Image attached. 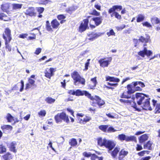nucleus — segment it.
<instances>
[{
  "mask_svg": "<svg viewBox=\"0 0 160 160\" xmlns=\"http://www.w3.org/2000/svg\"><path fill=\"white\" fill-rule=\"evenodd\" d=\"M125 156L123 155H122L119 154V157L118 158L119 160H124L123 158L125 157Z\"/></svg>",
  "mask_w": 160,
  "mask_h": 160,
  "instance_id": "nucleus-64",
  "label": "nucleus"
},
{
  "mask_svg": "<svg viewBox=\"0 0 160 160\" xmlns=\"http://www.w3.org/2000/svg\"><path fill=\"white\" fill-rule=\"evenodd\" d=\"M128 153V152L123 150H121L119 153L120 154L123 155L124 156L127 155Z\"/></svg>",
  "mask_w": 160,
  "mask_h": 160,
  "instance_id": "nucleus-56",
  "label": "nucleus"
},
{
  "mask_svg": "<svg viewBox=\"0 0 160 160\" xmlns=\"http://www.w3.org/2000/svg\"><path fill=\"white\" fill-rule=\"evenodd\" d=\"M6 118L8 122H12L14 121L13 117L10 113H8L6 116Z\"/></svg>",
  "mask_w": 160,
  "mask_h": 160,
  "instance_id": "nucleus-30",
  "label": "nucleus"
},
{
  "mask_svg": "<svg viewBox=\"0 0 160 160\" xmlns=\"http://www.w3.org/2000/svg\"><path fill=\"white\" fill-rule=\"evenodd\" d=\"M132 83H133V87L134 91H140L142 90V88L138 86L137 87L138 85L140 86L142 88H144L145 87V85L144 83L140 81L133 82Z\"/></svg>",
  "mask_w": 160,
  "mask_h": 160,
  "instance_id": "nucleus-10",
  "label": "nucleus"
},
{
  "mask_svg": "<svg viewBox=\"0 0 160 160\" xmlns=\"http://www.w3.org/2000/svg\"><path fill=\"white\" fill-rule=\"evenodd\" d=\"M1 128L4 132H5L6 130H11L12 127L10 125H3L1 127Z\"/></svg>",
  "mask_w": 160,
  "mask_h": 160,
  "instance_id": "nucleus-35",
  "label": "nucleus"
},
{
  "mask_svg": "<svg viewBox=\"0 0 160 160\" xmlns=\"http://www.w3.org/2000/svg\"><path fill=\"white\" fill-rule=\"evenodd\" d=\"M4 18H6V15L3 13H0V19L3 20L5 21H7L8 19H4Z\"/></svg>",
  "mask_w": 160,
  "mask_h": 160,
  "instance_id": "nucleus-50",
  "label": "nucleus"
},
{
  "mask_svg": "<svg viewBox=\"0 0 160 160\" xmlns=\"http://www.w3.org/2000/svg\"><path fill=\"white\" fill-rule=\"evenodd\" d=\"M16 145V143L15 142H12L10 145V149L11 150L14 152H16V150L15 149V146Z\"/></svg>",
  "mask_w": 160,
  "mask_h": 160,
  "instance_id": "nucleus-29",
  "label": "nucleus"
},
{
  "mask_svg": "<svg viewBox=\"0 0 160 160\" xmlns=\"http://www.w3.org/2000/svg\"><path fill=\"white\" fill-rule=\"evenodd\" d=\"M91 82L89 85V87L91 89H95V87L97 83V81L96 80V78L94 77V78H91Z\"/></svg>",
  "mask_w": 160,
  "mask_h": 160,
  "instance_id": "nucleus-14",
  "label": "nucleus"
},
{
  "mask_svg": "<svg viewBox=\"0 0 160 160\" xmlns=\"http://www.w3.org/2000/svg\"><path fill=\"white\" fill-rule=\"evenodd\" d=\"M46 114V112L45 110H43L41 111L40 112L38 113V114L39 116H45Z\"/></svg>",
  "mask_w": 160,
  "mask_h": 160,
  "instance_id": "nucleus-51",
  "label": "nucleus"
},
{
  "mask_svg": "<svg viewBox=\"0 0 160 160\" xmlns=\"http://www.w3.org/2000/svg\"><path fill=\"white\" fill-rule=\"evenodd\" d=\"M77 8V6H73L67 9V11L69 13H71L72 12L75 11Z\"/></svg>",
  "mask_w": 160,
  "mask_h": 160,
  "instance_id": "nucleus-32",
  "label": "nucleus"
},
{
  "mask_svg": "<svg viewBox=\"0 0 160 160\" xmlns=\"http://www.w3.org/2000/svg\"><path fill=\"white\" fill-rule=\"evenodd\" d=\"M54 118L57 123L61 122L62 120L67 123L69 122L68 117L65 113L63 112L58 113L55 116Z\"/></svg>",
  "mask_w": 160,
  "mask_h": 160,
  "instance_id": "nucleus-3",
  "label": "nucleus"
},
{
  "mask_svg": "<svg viewBox=\"0 0 160 160\" xmlns=\"http://www.w3.org/2000/svg\"><path fill=\"white\" fill-rule=\"evenodd\" d=\"M126 141L129 142L131 141H136V137L134 136H131L126 137Z\"/></svg>",
  "mask_w": 160,
  "mask_h": 160,
  "instance_id": "nucleus-38",
  "label": "nucleus"
},
{
  "mask_svg": "<svg viewBox=\"0 0 160 160\" xmlns=\"http://www.w3.org/2000/svg\"><path fill=\"white\" fill-rule=\"evenodd\" d=\"M144 16L142 14H139L138 15L137 21V22H140L143 21L144 19Z\"/></svg>",
  "mask_w": 160,
  "mask_h": 160,
  "instance_id": "nucleus-40",
  "label": "nucleus"
},
{
  "mask_svg": "<svg viewBox=\"0 0 160 160\" xmlns=\"http://www.w3.org/2000/svg\"><path fill=\"white\" fill-rule=\"evenodd\" d=\"M57 18L58 19L61 20L65 18V17L62 14H60L58 16Z\"/></svg>",
  "mask_w": 160,
  "mask_h": 160,
  "instance_id": "nucleus-60",
  "label": "nucleus"
},
{
  "mask_svg": "<svg viewBox=\"0 0 160 160\" xmlns=\"http://www.w3.org/2000/svg\"><path fill=\"white\" fill-rule=\"evenodd\" d=\"M116 131H117V130L115 129L113 127H110L108 128L107 132H115Z\"/></svg>",
  "mask_w": 160,
  "mask_h": 160,
  "instance_id": "nucleus-46",
  "label": "nucleus"
},
{
  "mask_svg": "<svg viewBox=\"0 0 160 160\" xmlns=\"http://www.w3.org/2000/svg\"><path fill=\"white\" fill-rule=\"evenodd\" d=\"M5 34L6 35L7 37H6L8 40H9V42H10L12 39V37H11V30L8 28H6L5 29Z\"/></svg>",
  "mask_w": 160,
  "mask_h": 160,
  "instance_id": "nucleus-24",
  "label": "nucleus"
},
{
  "mask_svg": "<svg viewBox=\"0 0 160 160\" xmlns=\"http://www.w3.org/2000/svg\"><path fill=\"white\" fill-rule=\"evenodd\" d=\"M41 50L42 49L41 48H37L35 51V53L37 55H38L41 52Z\"/></svg>",
  "mask_w": 160,
  "mask_h": 160,
  "instance_id": "nucleus-61",
  "label": "nucleus"
},
{
  "mask_svg": "<svg viewBox=\"0 0 160 160\" xmlns=\"http://www.w3.org/2000/svg\"><path fill=\"white\" fill-rule=\"evenodd\" d=\"M88 19H85L83 20L79 27V31L82 32L85 31L88 27Z\"/></svg>",
  "mask_w": 160,
  "mask_h": 160,
  "instance_id": "nucleus-7",
  "label": "nucleus"
},
{
  "mask_svg": "<svg viewBox=\"0 0 160 160\" xmlns=\"http://www.w3.org/2000/svg\"><path fill=\"white\" fill-rule=\"evenodd\" d=\"M152 144V143L151 141H148L146 144L144 145V148L151 150L152 149L151 146Z\"/></svg>",
  "mask_w": 160,
  "mask_h": 160,
  "instance_id": "nucleus-33",
  "label": "nucleus"
},
{
  "mask_svg": "<svg viewBox=\"0 0 160 160\" xmlns=\"http://www.w3.org/2000/svg\"><path fill=\"white\" fill-rule=\"evenodd\" d=\"M34 11L35 9L34 8H29L26 11V14L31 16H34L35 14Z\"/></svg>",
  "mask_w": 160,
  "mask_h": 160,
  "instance_id": "nucleus-17",
  "label": "nucleus"
},
{
  "mask_svg": "<svg viewBox=\"0 0 160 160\" xmlns=\"http://www.w3.org/2000/svg\"><path fill=\"white\" fill-rule=\"evenodd\" d=\"M120 148L118 147H116L114 150L112 152L111 155L113 158H115Z\"/></svg>",
  "mask_w": 160,
  "mask_h": 160,
  "instance_id": "nucleus-27",
  "label": "nucleus"
},
{
  "mask_svg": "<svg viewBox=\"0 0 160 160\" xmlns=\"http://www.w3.org/2000/svg\"><path fill=\"white\" fill-rule=\"evenodd\" d=\"M45 76L49 79H50L51 77L52 76L51 73L50 72H49L47 69L45 71Z\"/></svg>",
  "mask_w": 160,
  "mask_h": 160,
  "instance_id": "nucleus-45",
  "label": "nucleus"
},
{
  "mask_svg": "<svg viewBox=\"0 0 160 160\" xmlns=\"http://www.w3.org/2000/svg\"><path fill=\"white\" fill-rule=\"evenodd\" d=\"M126 137L127 136H126L125 134H122L118 135V138L121 141H126Z\"/></svg>",
  "mask_w": 160,
  "mask_h": 160,
  "instance_id": "nucleus-41",
  "label": "nucleus"
},
{
  "mask_svg": "<svg viewBox=\"0 0 160 160\" xmlns=\"http://www.w3.org/2000/svg\"><path fill=\"white\" fill-rule=\"evenodd\" d=\"M98 62L101 67H107L109 64V61L108 60H104L103 59H100Z\"/></svg>",
  "mask_w": 160,
  "mask_h": 160,
  "instance_id": "nucleus-18",
  "label": "nucleus"
},
{
  "mask_svg": "<svg viewBox=\"0 0 160 160\" xmlns=\"http://www.w3.org/2000/svg\"><path fill=\"white\" fill-rule=\"evenodd\" d=\"M107 34L109 37L110 35H115V33H114L112 29H111L109 32H107Z\"/></svg>",
  "mask_w": 160,
  "mask_h": 160,
  "instance_id": "nucleus-53",
  "label": "nucleus"
},
{
  "mask_svg": "<svg viewBox=\"0 0 160 160\" xmlns=\"http://www.w3.org/2000/svg\"><path fill=\"white\" fill-rule=\"evenodd\" d=\"M135 96L137 104L138 105H141L143 109L149 110H152L150 106V98H149L148 95L142 93H137Z\"/></svg>",
  "mask_w": 160,
  "mask_h": 160,
  "instance_id": "nucleus-1",
  "label": "nucleus"
},
{
  "mask_svg": "<svg viewBox=\"0 0 160 160\" xmlns=\"http://www.w3.org/2000/svg\"><path fill=\"white\" fill-rule=\"evenodd\" d=\"M122 9V7L121 6L115 5L111 8L108 10V13L111 14L112 12H114V16L116 18L118 19H120L121 18V16L119 15L118 13L115 12V11H120Z\"/></svg>",
  "mask_w": 160,
  "mask_h": 160,
  "instance_id": "nucleus-4",
  "label": "nucleus"
},
{
  "mask_svg": "<svg viewBox=\"0 0 160 160\" xmlns=\"http://www.w3.org/2000/svg\"><path fill=\"white\" fill-rule=\"evenodd\" d=\"M143 26H146L148 28H150L152 27V26L150 23H149L148 22H145L142 23Z\"/></svg>",
  "mask_w": 160,
  "mask_h": 160,
  "instance_id": "nucleus-52",
  "label": "nucleus"
},
{
  "mask_svg": "<svg viewBox=\"0 0 160 160\" xmlns=\"http://www.w3.org/2000/svg\"><path fill=\"white\" fill-rule=\"evenodd\" d=\"M46 28L47 30L49 31H52V28L51 24L48 21H47L46 22Z\"/></svg>",
  "mask_w": 160,
  "mask_h": 160,
  "instance_id": "nucleus-39",
  "label": "nucleus"
},
{
  "mask_svg": "<svg viewBox=\"0 0 160 160\" xmlns=\"http://www.w3.org/2000/svg\"><path fill=\"white\" fill-rule=\"evenodd\" d=\"M91 98H90V99L92 100L93 103H97L99 106H101L105 104L104 101L98 96H92L91 95Z\"/></svg>",
  "mask_w": 160,
  "mask_h": 160,
  "instance_id": "nucleus-5",
  "label": "nucleus"
},
{
  "mask_svg": "<svg viewBox=\"0 0 160 160\" xmlns=\"http://www.w3.org/2000/svg\"><path fill=\"white\" fill-rule=\"evenodd\" d=\"M88 19H85L83 20L79 27V31L82 32L85 31L88 27Z\"/></svg>",
  "mask_w": 160,
  "mask_h": 160,
  "instance_id": "nucleus-8",
  "label": "nucleus"
},
{
  "mask_svg": "<svg viewBox=\"0 0 160 160\" xmlns=\"http://www.w3.org/2000/svg\"><path fill=\"white\" fill-rule=\"evenodd\" d=\"M152 53V51L148 50L146 47L144 48L143 50L140 51L138 52V55L142 58H144L145 55H146L148 57H149Z\"/></svg>",
  "mask_w": 160,
  "mask_h": 160,
  "instance_id": "nucleus-6",
  "label": "nucleus"
},
{
  "mask_svg": "<svg viewBox=\"0 0 160 160\" xmlns=\"http://www.w3.org/2000/svg\"><path fill=\"white\" fill-rule=\"evenodd\" d=\"M6 149L5 147L2 145H0V153H3L6 152Z\"/></svg>",
  "mask_w": 160,
  "mask_h": 160,
  "instance_id": "nucleus-43",
  "label": "nucleus"
},
{
  "mask_svg": "<svg viewBox=\"0 0 160 160\" xmlns=\"http://www.w3.org/2000/svg\"><path fill=\"white\" fill-rule=\"evenodd\" d=\"M142 149V146L140 145L137 144L136 148V150L137 151H140Z\"/></svg>",
  "mask_w": 160,
  "mask_h": 160,
  "instance_id": "nucleus-63",
  "label": "nucleus"
},
{
  "mask_svg": "<svg viewBox=\"0 0 160 160\" xmlns=\"http://www.w3.org/2000/svg\"><path fill=\"white\" fill-rule=\"evenodd\" d=\"M107 84L108 85L112 86V87H117L118 86V84L117 83H113L108 82L107 83Z\"/></svg>",
  "mask_w": 160,
  "mask_h": 160,
  "instance_id": "nucleus-59",
  "label": "nucleus"
},
{
  "mask_svg": "<svg viewBox=\"0 0 160 160\" xmlns=\"http://www.w3.org/2000/svg\"><path fill=\"white\" fill-rule=\"evenodd\" d=\"M3 158L5 160H8L12 158L11 155L9 153H8L6 154L3 156Z\"/></svg>",
  "mask_w": 160,
  "mask_h": 160,
  "instance_id": "nucleus-42",
  "label": "nucleus"
},
{
  "mask_svg": "<svg viewBox=\"0 0 160 160\" xmlns=\"http://www.w3.org/2000/svg\"><path fill=\"white\" fill-rule=\"evenodd\" d=\"M28 82L32 86L34 85L35 81L34 80L32 79L29 78L28 79Z\"/></svg>",
  "mask_w": 160,
  "mask_h": 160,
  "instance_id": "nucleus-57",
  "label": "nucleus"
},
{
  "mask_svg": "<svg viewBox=\"0 0 160 160\" xmlns=\"http://www.w3.org/2000/svg\"><path fill=\"white\" fill-rule=\"evenodd\" d=\"M149 39V36H148L146 38H145L142 36H141L138 40L136 39H134L133 40L134 42H138V41H139L143 43H147L148 42Z\"/></svg>",
  "mask_w": 160,
  "mask_h": 160,
  "instance_id": "nucleus-13",
  "label": "nucleus"
},
{
  "mask_svg": "<svg viewBox=\"0 0 160 160\" xmlns=\"http://www.w3.org/2000/svg\"><path fill=\"white\" fill-rule=\"evenodd\" d=\"M3 37L5 41V44L6 45V48L8 50V51L9 52H10L11 51V46L8 44V43L10 42H9V40H8L7 38L5 36L4 34L3 35Z\"/></svg>",
  "mask_w": 160,
  "mask_h": 160,
  "instance_id": "nucleus-20",
  "label": "nucleus"
},
{
  "mask_svg": "<svg viewBox=\"0 0 160 160\" xmlns=\"http://www.w3.org/2000/svg\"><path fill=\"white\" fill-rule=\"evenodd\" d=\"M69 144L72 146H75L77 144V142L75 139L72 138L70 140Z\"/></svg>",
  "mask_w": 160,
  "mask_h": 160,
  "instance_id": "nucleus-36",
  "label": "nucleus"
},
{
  "mask_svg": "<svg viewBox=\"0 0 160 160\" xmlns=\"http://www.w3.org/2000/svg\"><path fill=\"white\" fill-rule=\"evenodd\" d=\"M102 34L100 33H94L93 32L88 35V36L90 38L88 39L91 41H93L95 39L101 36Z\"/></svg>",
  "mask_w": 160,
  "mask_h": 160,
  "instance_id": "nucleus-16",
  "label": "nucleus"
},
{
  "mask_svg": "<svg viewBox=\"0 0 160 160\" xmlns=\"http://www.w3.org/2000/svg\"><path fill=\"white\" fill-rule=\"evenodd\" d=\"M106 140L105 138L102 139V138H98V145L101 147L105 146Z\"/></svg>",
  "mask_w": 160,
  "mask_h": 160,
  "instance_id": "nucleus-25",
  "label": "nucleus"
},
{
  "mask_svg": "<svg viewBox=\"0 0 160 160\" xmlns=\"http://www.w3.org/2000/svg\"><path fill=\"white\" fill-rule=\"evenodd\" d=\"M22 4L19 3H14L12 4V8L13 9L17 10L21 8Z\"/></svg>",
  "mask_w": 160,
  "mask_h": 160,
  "instance_id": "nucleus-31",
  "label": "nucleus"
},
{
  "mask_svg": "<svg viewBox=\"0 0 160 160\" xmlns=\"http://www.w3.org/2000/svg\"><path fill=\"white\" fill-rule=\"evenodd\" d=\"M91 119V117L88 116H86L84 118L83 120L81 119V121H82L83 122H88Z\"/></svg>",
  "mask_w": 160,
  "mask_h": 160,
  "instance_id": "nucleus-48",
  "label": "nucleus"
},
{
  "mask_svg": "<svg viewBox=\"0 0 160 160\" xmlns=\"http://www.w3.org/2000/svg\"><path fill=\"white\" fill-rule=\"evenodd\" d=\"M45 101L49 104H52L55 102V99L52 98L51 97H48L45 98Z\"/></svg>",
  "mask_w": 160,
  "mask_h": 160,
  "instance_id": "nucleus-34",
  "label": "nucleus"
},
{
  "mask_svg": "<svg viewBox=\"0 0 160 160\" xmlns=\"http://www.w3.org/2000/svg\"><path fill=\"white\" fill-rule=\"evenodd\" d=\"M92 19L94 21L95 24L97 26L100 25L102 23V17L93 18Z\"/></svg>",
  "mask_w": 160,
  "mask_h": 160,
  "instance_id": "nucleus-19",
  "label": "nucleus"
},
{
  "mask_svg": "<svg viewBox=\"0 0 160 160\" xmlns=\"http://www.w3.org/2000/svg\"><path fill=\"white\" fill-rule=\"evenodd\" d=\"M127 88L128 89L127 91L128 92V93L131 94L134 92V90L133 87V83H132V82L127 86Z\"/></svg>",
  "mask_w": 160,
  "mask_h": 160,
  "instance_id": "nucleus-23",
  "label": "nucleus"
},
{
  "mask_svg": "<svg viewBox=\"0 0 160 160\" xmlns=\"http://www.w3.org/2000/svg\"><path fill=\"white\" fill-rule=\"evenodd\" d=\"M75 95L76 96H83L85 95L88 98L90 99L91 98V94L89 93L86 91H82L79 89H78L75 91Z\"/></svg>",
  "mask_w": 160,
  "mask_h": 160,
  "instance_id": "nucleus-9",
  "label": "nucleus"
},
{
  "mask_svg": "<svg viewBox=\"0 0 160 160\" xmlns=\"http://www.w3.org/2000/svg\"><path fill=\"white\" fill-rule=\"evenodd\" d=\"M108 125H101L99 127V128L104 132H107L108 128Z\"/></svg>",
  "mask_w": 160,
  "mask_h": 160,
  "instance_id": "nucleus-37",
  "label": "nucleus"
},
{
  "mask_svg": "<svg viewBox=\"0 0 160 160\" xmlns=\"http://www.w3.org/2000/svg\"><path fill=\"white\" fill-rule=\"evenodd\" d=\"M106 81H109L110 82H118L120 81V79L117 78H115L114 77L110 76H107L106 77Z\"/></svg>",
  "mask_w": 160,
  "mask_h": 160,
  "instance_id": "nucleus-21",
  "label": "nucleus"
},
{
  "mask_svg": "<svg viewBox=\"0 0 160 160\" xmlns=\"http://www.w3.org/2000/svg\"><path fill=\"white\" fill-rule=\"evenodd\" d=\"M91 14L96 16H99L100 15V13L98 12L95 9H94L91 13Z\"/></svg>",
  "mask_w": 160,
  "mask_h": 160,
  "instance_id": "nucleus-47",
  "label": "nucleus"
},
{
  "mask_svg": "<svg viewBox=\"0 0 160 160\" xmlns=\"http://www.w3.org/2000/svg\"><path fill=\"white\" fill-rule=\"evenodd\" d=\"M51 25L53 28H57L59 27L60 23L57 20L54 19L52 21Z\"/></svg>",
  "mask_w": 160,
  "mask_h": 160,
  "instance_id": "nucleus-26",
  "label": "nucleus"
},
{
  "mask_svg": "<svg viewBox=\"0 0 160 160\" xmlns=\"http://www.w3.org/2000/svg\"><path fill=\"white\" fill-rule=\"evenodd\" d=\"M71 75L74 81V83L75 85H77V83L78 82L83 85L85 84V79L81 77L77 72H74L71 74Z\"/></svg>",
  "mask_w": 160,
  "mask_h": 160,
  "instance_id": "nucleus-2",
  "label": "nucleus"
},
{
  "mask_svg": "<svg viewBox=\"0 0 160 160\" xmlns=\"http://www.w3.org/2000/svg\"><path fill=\"white\" fill-rule=\"evenodd\" d=\"M116 144L113 141L106 140L105 146L109 150L111 151L115 146Z\"/></svg>",
  "mask_w": 160,
  "mask_h": 160,
  "instance_id": "nucleus-11",
  "label": "nucleus"
},
{
  "mask_svg": "<svg viewBox=\"0 0 160 160\" xmlns=\"http://www.w3.org/2000/svg\"><path fill=\"white\" fill-rule=\"evenodd\" d=\"M121 97L126 98H131V94L128 93V91L124 92L122 93Z\"/></svg>",
  "mask_w": 160,
  "mask_h": 160,
  "instance_id": "nucleus-28",
  "label": "nucleus"
},
{
  "mask_svg": "<svg viewBox=\"0 0 160 160\" xmlns=\"http://www.w3.org/2000/svg\"><path fill=\"white\" fill-rule=\"evenodd\" d=\"M152 102L153 106L155 108V113H160V104L157 103V101L154 99H153Z\"/></svg>",
  "mask_w": 160,
  "mask_h": 160,
  "instance_id": "nucleus-12",
  "label": "nucleus"
},
{
  "mask_svg": "<svg viewBox=\"0 0 160 160\" xmlns=\"http://www.w3.org/2000/svg\"><path fill=\"white\" fill-rule=\"evenodd\" d=\"M21 88L20 89V91L22 92L23 90L24 86V82L23 80H21Z\"/></svg>",
  "mask_w": 160,
  "mask_h": 160,
  "instance_id": "nucleus-55",
  "label": "nucleus"
},
{
  "mask_svg": "<svg viewBox=\"0 0 160 160\" xmlns=\"http://www.w3.org/2000/svg\"><path fill=\"white\" fill-rule=\"evenodd\" d=\"M128 103H130V104L136 110H138V109L137 108L136 103L134 101H131L129 100Z\"/></svg>",
  "mask_w": 160,
  "mask_h": 160,
  "instance_id": "nucleus-44",
  "label": "nucleus"
},
{
  "mask_svg": "<svg viewBox=\"0 0 160 160\" xmlns=\"http://www.w3.org/2000/svg\"><path fill=\"white\" fill-rule=\"evenodd\" d=\"M83 155L86 157H91V158L92 160H96L97 159L98 157L95 154H92L90 152L87 153L85 152L83 153Z\"/></svg>",
  "mask_w": 160,
  "mask_h": 160,
  "instance_id": "nucleus-15",
  "label": "nucleus"
},
{
  "mask_svg": "<svg viewBox=\"0 0 160 160\" xmlns=\"http://www.w3.org/2000/svg\"><path fill=\"white\" fill-rule=\"evenodd\" d=\"M148 138V136L146 134H144L141 136L139 138V142L140 143L144 142L147 140Z\"/></svg>",
  "mask_w": 160,
  "mask_h": 160,
  "instance_id": "nucleus-22",
  "label": "nucleus"
},
{
  "mask_svg": "<svg viewBox=\"0 0 160 160\" xmlns=\"http://www.w3.org/2000/svg\"><path fill=\"white\" fill-rule=\"evenodd\" d=\"M148 152V151H143L141 152H139L138 153V154L139 156H142L144 155V154H145L146 152Z\"/></svg>",
  "mask_w": 160,
  "mask_h": 160,
  "instance_id": "nucleus-58",
  "label": "nucleus"
},
{
  "mask_svg": "<svg viewBox=\"0 0 160 160\" xmlns=\"http://www.w3.org/2000/svg\"><path fill=\"white\" fill-rule=\"evenodd\" d=\"M90 59H88L87 60V62L85 64V70H88V67L90 63L89 62H90Z\"/></svg>",
  "mask_w": 160,
  "mask_h": 160,
  "instance_id": "nucleus-54",
  "label": "nucleus"
},
{
  "mask_svg": "<svg viewBox=\"0 0 160 160\" xmlns=\"http://www.w3.org/2000/svg\"><path fill=\"white\" fill-rule=\"evenodd\" d=\"M153 20H154L156 24H160V20L159 19L157 18H155L154 19H153Z\"/></svg>",
  "mask_w": 160,
  "mask_h": 160,
  "instance_id": "nucleus-62",
  "label": "nucleus"
},
{
  "mask_svg": "<svg viewBox=\"0 0 160 160\" xmlns=\"http://www.w3.org/2000/svg\"><path fill=\"white\" fill-rule=\"evenodd\" d=\"M37 11L39 13V14L42 13L44 10V8L42 7L37 8L36 9Z\"/></svg>",
  "mask_w": 160,
  "mask_h": 160,
  "instance_id": "nucleus-49",
  "label": "nucleus"
}]
</instances>
